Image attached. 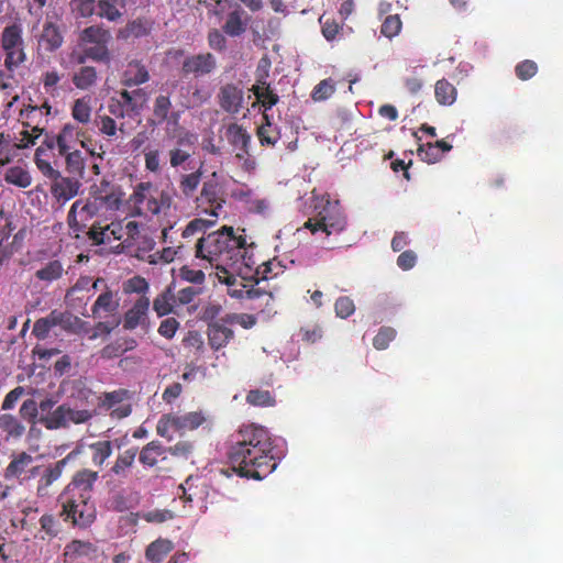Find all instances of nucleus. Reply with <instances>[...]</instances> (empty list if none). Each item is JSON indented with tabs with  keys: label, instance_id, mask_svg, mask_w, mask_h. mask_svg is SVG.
I'll list each match as a JSON object with an SVG mask.
<instances>
[{
	"label": "nucleus",
	"instance_id": "1",
	"mask_svg": "<svg viewBox=\"0 0 563 563\" xmlns=\"http://www.w3.org/2000/svg\"><path fill=\"white\" fill-rule=\"evenodd\" d=\"M272 449L271 435L265 428L246 426L239 431L229 451L230 463L241 476L262 479L277 466Z\"/></svg>",
	"mask_w": 563,
	"mask_h": 563
},
{
	"label": "nucleus",
	"instance_id": "2",
	"mask_svg": "<svg viewBox=\"0 0 563 563\" xmlns=\"http://www.w3.org/2000/svg\"><path fill=\"white\" fill-rule=\"evenodd\" d=\"M245 243L244 238L234 234L232 227L224 225L198 240L196 256L207 260L214 266L218 279L232 286L235 275L242 273L243 266H249L244 263Z\"/></svg>",
	"mask_w": 563,
	"mask_h": 563
},
{
	"label": "nucleus",
	"instance_id": "3",
	"mask_svg": "<svg viewBox=\"0 0 563 563\" xmlns=\"http://www.w3.org/2000/svg\"><path fill=\"white\" fill-rule=\"evenodd\" d=\"M316 214L305 223V228L312 233L321 231L327 236L341 233L346 227V217L339 201H321L314 205Z\"/></svg>",
	"mask_w": 563,
	"mask_h": 563
},
{
	"label": "nucleus",
	"instance_id": "4",
	"mask_svg": "<svg viewBox=\"0 0 563 563\" xmlns=\"http://www.w3.org/2000/svg\"><path fill=\"white\" fill-rule=\"evenodd\" d=\"M95 411L77 409L68 402L57 406L49 416L40 417L38 421L48 430L68 429L70 424H84L92 419Z\"/></svg>",
	"mask_w": 563,
	"mask_h": 563
},
{
	"label": "nucleus",
	"instance_id": "5",
	"mask_svg": "<svg viewBox=\"0 0 563 563\" xmlns=\"http://www.w3.org/2000/svg\"><path fill=\"white\" fill-rule=\"evenodd\" d=\"M59 498L62 504L60 516L66 521L70 520L74 526L86 528L96 519V507L91 499Z\"/></svg>",
	"mask_w": 563,
	"mask_h": 563
},
{
	"label": "nucleus",
	"instance_id": "6",
	"mask_svg": "<svg viewBox=\"0 0 563 563\" xmlns=\"http://www.w3.org/2000/svg\"><path fill=\"white\" fill-rule=\"evenodd\" d=\"M99 478L98 472L84 468L78 471L71 482L65 487L59 498H76L81 501L80 498L86 500L91 499L93 485Z\"/></svg>",
	"mask_w": 563,
	"mask_h": 563
},
{
	"label": "nucleus",
	"instance_id": "7",
	"mask_svg": "<svg viewBox=\"0 0 563 563\" xmlns=\"http://www.w3.org/2000/svg\"><path fill=\"white\" fill-rule=\"evenodd\" d=\"M74 324L82 325L85 324V322L69 312L53 310L45 318H41L35 321L32 333L37 339L44 340L48 336V333L52 330V328L60 325L65 330H69Z\"/></svg>",
	"mask_w": 563,
	"mask_h": 563
},
{
	"label": "nucleus",
	"instance_id": "8",
	"mask_svg": "<svg viewBox=\"0 0 563 563\" xmlns=\"http://www.w3.org/2000/svg\"><path fill=\"white\" fill-rule=\"evenodd\" d=\"M217 67L216 57L210 53L188 56L183 62V71L202 77L211 74Z\"/></svg>",
	"mask_w": 563,
	"mask_h": 563
},
{
	"label": "nucleus",
	"instance_id": "9",
	"mask_svg": "<svg viewBox=\"0 0 563 563\" xmlns=\"http://www.w3.org/2000/svg\"><path fill=\"white\" fill-rule=\"evenodd\" d=\"M217 97L219 106L223 111L228 113H239L243 107V90L233 84H227L222 86Z\"/></svg>",
	"mask_w": 563,
	"mask_h": 563
},
{
	"label": "nucleus",
	"instance_id": "10",
	"mask_svg": "<svg viewBox=\"0 0 563 563\" xmlns=\"http://www.w3.org/2000/svg\"><path fill=\"white\" fill-rule=\"evenodd\" d=\"M230 7L232 8V5ZM249 21L250 15L240 4L235 3L233 9L228 13L222 29L229 36H240L246 31Z\"/></svg>",
	"mask_w": 563,
	"mask_h": 563
},
{
	"label": "nucleus",
	"instance_id": "11",
	"mask_svg": "<svg viewBox=\"0 0 563 563\" xmlns=\"http://www.w3.org/2000/svg\"><path fill=\"white\" fill-rule=\"evenodd\" d=\"M220 187L218 181L217 173H212L211 176L203 183L200 197L197 198L200 205L210 203V214L218 217V210L222 208V200L219 198Z\"/></svg>",
	"mask_w": 563,
	"mask_h": 563
},
{
	"label": "nucleus",
	"instance_id": "12",
	"mask_svg": "<svg viewBox=\"0 0 563 563\" xmlns=\"http://www.w3.org/2000/svg\"><path fill=\"white\" fill-rule=\"evenodd\" d=\"M148 308L150 299L144 296L140 297L124 316V329L133 330L139 325H145L147 321Z\"/></svg>",
	"mask_w": 563,
	"mask_h": 563
},
{
	"label": "nucleus",
	"instance_id": "13",
	"mask_svg": "<svg viewBox=\"0 0 563 563\" xmlns=\"http://www.w3.org/2000/svg\"><path fill=\"white\" fill-rule=\"evenodd\" d=\"M228 142L234 147L236 157L242 159L249 154V145L251 143V135L239 124L231 123L225 131Z\"/></svg>",
	"mask_w": 563,
	"mask_h": 563
},
{
	"label": "nucleus",
	"instance_id": "14",
	"mask_svg": "<svg viewBox=\"0 0 563 563\" xmlns=\"http://www.w3.org/2000/svg\"><path fill=\"white\" fill-rule=\"evenodd\" d=\"M80 186L78 179L59 175L52 185V194L58 200L66 202L78 195Z\"/></svg>",
	"mask_w": 563,
	"mask_h": 563
},
{
	"label": "nucleus",
	"instance_id": "15",
	"mask_svg": "<svg viewBox=\"0 0 563 563\" xmlns=\"http://www.w3.org/2000/svg\"><path fill=\"white\" fill-rule=\"evenodd\" d=\"M33 461V456L26 452L14 454L11 462L4 470V477L7 479L16 478L21 482V478L25 476L27 467L31 466Z\"/></svg>",
	"mask_w": 563,
	"mask_h": 563
},
{
	"label": "nucleus",
	"instance_id": "16",
	"mask_svg": "<svg viewBox=\"0 0 563 563\" xmlns=\"http://www.w3.org/2000/svg\"><path fill=\"white\" fill-rule=\"evenodd\" d=\"M92 197L99 201L100 208L106 207L109 210H118L121 205L120 195L110 188L109 183L104 180L92 190Z\"/></svg>",
	"mask_w": 563,
	"mask_h": 563
},
{
	"label": "nucleus",
	"instance_id": "17",
	"mask_svg": "<svg viewBox=\"0 0 563 563\" xmlns=\"http://www.w3.org/2000/svg\"><path fill=\"white\" fill-rule=\"evenodd\" d=\"M238 279L232 286H229V295L234 298L240 299H249V300H263L266 303H271L273 301V295L271 292L264 291L260 288H247L244 284L240 283V288H236Z\"/></svg>",
	"mask_w": 563,
	"mask_h": 563
},
{
	"label": "nucleus",
	"instance_id": "18",
	"mask_svg": "<svg viewBox=\"0 0 563 563\" xmlns=\"http://www.w3.org/2000/svg\"><path fill=\"white\" fill-rule=\"evenodd\" d=\"M264 119L266 123L258 128L257 136L262 145L274 146L285 135L284 129L278 123L271 122L267 114H264Z\"/></svg>",
	"mask_w": 563,
	"mask_h": 563
},
{
	"label": "nucleus",
	"instance_id": "19",
	"mask_svg": "<svg viewBox=\"0 0 563 563\" xmlns=\"http://www.w3.org/2000/svg\"><path fill=\"white\" fill-rule=\"evenodd\" d=\"M111 40V34L108 30L99 26L91 25L84 29L78 38L79 46H88L92 44H103L109 43Z\"/></svg>",
	"mask_w": 563,
	"mask_h": 563
},
{
	"label": "nucleus",
	"instance_id": "20",
	"mask_svg": "<svg viewBox=\"0 0 563 563\" xmlns=\"http://www.w3.org/2000/svg\"><path fill=\"white\" fill-rule=\"evenodd\" d=\"M167 421L176 431L194 430L198 428L205 418L199 412H188L183 416L168 415Z\"/></svg>",
	"mask_w": 563,
	"mask_h": 563
},
{
	"label": "nucleus",
	"instance_id": "21",
	"mask_svg": "<svg viewBox=\"0 0 563 563\" xmlns=\"http://www.w3.org/2000/svg\"><path fill=\"white\" fill-rule=\"evenodd\" d=\"M148 79L147 69L136 60L130 62L123 73V85L126 87L139 86L148 81Z\"/></svg>",
	"mask_w": 563,
	"mask_h": 563
},
{
	"label": "nucleus",
	"instance_id": "22",
	"mask_svg": "<svg viewBox=\"0 0 563 563\" xmlns=\"http://www.w3.org/2000/svg\"><path fill=\"white\" fill-rule=\"evenodd\" d=\"M252 90L265 110L271 109L279 100L278 96L273 91L264 76H258L256 85L253 86Z\"/></svg>",
	"mask_w": 563,
	"mask_h": 563
},
{
	"label": "nucleus",
	"instance_id": "23",
	"mask_svg": "<svg viewBox=\"0 0 563 563\" xmlns=\"http://www.w3.org/2000/svg\"><path fill=\"white\" fill-rule=\"evenodd\" d=\"M180 106L185 109H194L200 107L210 99V92L203 88H195L192 92L188 87H181Z\"/></svg>",
	"mask_w": 563,
	"mask_h": 563
},
{
	"label": "nucleus",
	"instance_id": "24",
	"mask_svg": "<svg viewBox=\"0 0 563 563\" xmlns=\"http://www.w3.org/2000/svg\"><path fill=\"white\" fill-rule=\"evenodd\" d=\"M208 338L211 347L219 350L233 339V331L223 324L214 322L208 328Z\"/></svg>",
	"mask_w": 563,
	"mask_h": 563
},
{
	"label": "nucleus",
	"instance_id": "25",
	"mask_svg": "<svg viewBox=\"0 0 563 563\" xmlns=\"http://www.w3.org/2000/svg\"><path fill=\"white\" fill-rule=\"evenodd\" d=\"M41 41L44 43L46 51L54 52L62 46L63 35L55 23L46 21L43 26Z\"/></svg>",
	"mask_w": 563,
	"mask_h": 563
},
{
	"label": "nucleus",
	"instance_id": "26",
	"mask_svg": "<svg viewBox=\"0 0 563 563\" xmlns=\"http://www.w3.org/2000/svg\"><path fill=\"white\" fill-rule=\"evenodd\" d=\"M1 46L3 51H10L18 46H23L22 29L18 24L5 26L1 35Z\"/></svg>",
	"mask_w": 563,
	"mask_h": 563
},
{
	"label": "nucleus",
	"instance_id": "27",
	"mask_svg": "<svg viewBox=\"0 0 563 563\" xmlns=\"http://www.w3.org/2000/svg\"><path fill=\"white\" fill-rule=\"evenodd\" d=\"M98 79L97 70L92 66H84L79 68L73 76V82L76 88L87 90L96 85Z\"/></svg>",
	"mask_w": 563,
	"mask_h": 563
},
{
	"label": "nucleus",
	"instance_id": "28",
	"mask_svg": "<svg viewBox=\"0 0 563 563\" xmlns=\"http://www.w3.org/2000/svg\"><path fill=\"white\" fill-rule=\"evenodd\" d=\"M4 180L19 188H27L32 184V176L25 168L21 166H12L7 169Z\"/></svg>",
	"mask_w": 563,
	"mask_h": 563
},
{
	"label": "nucleus",
	"instance_id": "29",
	"mask_svg": "<svg viewBox=\"0 0 563 563\" xmlns=\"http://www.w3.org/2000/svg\"><path fill=\"white\" fill-rule=\"evenodd\" d=\"M77 142V133L70 124L64 125L62 131L56 135V143L59 155H64L69 151L76 150L75 144Z\"/></svg>",
	"mask_w": 563,
	"mask_h": 563
},
{
	"label": "nucleus",
	"instance_id": "30",
	"mask_svg": "<svg viewBox=\"0 0 563 563\" xmlns=\"http://www.w3.org/2000/svg\"><path fill=\"white\" fill-rule=\"evenodd\" d=\"M136 454H137L136 448H131V449L125 450L123 453L118 455L110 472L115 476L125 477L126 470L133 465Z\"/></svg>",
	"mask_w": 563,
	"mask_h": 563
},
{
	"label": "nucleus",
	"instance_id": "31",
	"mask_svg": "<svg viewBox=\"0 0 563 563\" xmlns=\"http://www.w3.org/2000/svg\"><path fill=\"white\" fill-rule=\"evenodd\" d=\"M91 451V461L95 466L101 467L112 454L110 441H97L88 445Z\"/></svg>",
	"mask_w": 563,
	"mask_h": 563
},
{
	"label": "nucleus",
	"instance_id": "32",
	"mask_svg": "<svg viewBox=\"0 0 563 563\" xmlns=\"http://www.w3.org/2000/svg\"><path fill=\"white\" fill-rule=\"evenodd\" d=\"M165 452L166 449L158 441H152L141 450L139 460L143 465L152 467L157 463V457Z\"/></svg>",
	"mask_w": 563,
	"mask_h": 563
},
{
	"label": "nucleus",
	"instance_id": "33",
	"mask_svg": "<svg viewBox=\"0 0 563 563\" xmlns=\"http://www.w3.org/2000/svg\"><path fill=\"white\" fill-rule=\"evenodd\" d=\"M434 93L438 102L444 106L452 104L456 99V89L446 79H440L437 81Z\"/></svg>",
	"mask_w": 563,
	"mask_h": 563
},
{
	"label": "nucleus",
	"instance_id": "34",
	"mask_svg": "<svg viewBox=\"0 0 563 563\" xmlns=\"http://www.w3.org/2000/svg\"><path fill=\"white\" fill-rule=\"evenodd\" d=\"M0 428L11 438H21L25 431L23 423L10 413H0Z\"/></svg>",
	"mask_w": 563,
	"mask_h": 563
},
{
	"label": "nucleus",
	"instance_id": "35",
	"mask_svg": "<svg viewBox=\"0 0 563 563\" xmlns=\"http://www.w3.org/2000/svg\"><path fill=\"white\" fill-rule=\"evenodd\" d=\"M118 308L119 301L114 299V295L112 291L107 290L98 296L97 300L95 301L91 308V311L93 317H97L100 310L112 313L117 311Z\"/></svg>",
	"mask_w": 563,
	"mask_h": 563
},
{
	"label": "nucleus",
	"instance_id": "36",
	"mask_svg": "<svg viewBox=\"0 0 563 563\" xmlns=\"http://www.w3.org/2000/svg\"><path fill=\"white\" fill-rule=\"evenodd\" d=\"M174 302L175 295L173 294L170 287H168L155 298L153 302V309L157 316L163 317L173 311Z\"/></svg>",
	"mask_w": 563,
	"mask_h": 563
},
{
	"label": "nucleus",
	"instance_id": "37",
	"mask_svg": "<svg viewBox=\"0 0 563 563\" xmlns=\"http://www.w3.org/2000/svg\"><path fill=\"white\" fill-rule=\"evenodd\" d=\"M173 549V544L168 540H157L152 542L146 549V558L150 561L159 563L164 556Z\"/></svg>",
	"mask_w": 563,
	"mask_h": 563
},
{
	"label": "nucleus",
	"instance_id": "38",
	"mask_svg": "<svg viewBox=\"0 0 563 563\" xmlns=\"http://www.w3.org/2000/svg\"><path fill=\"white\" fill-rule=\"evenodd\" d=\"M66 169L69 174L81 177L85 170V159L79 150L65 153Z\"/></svg>",
	"mask_w": 563,
	"mask_h": 563
},
{
	"label": "nucleus",
	"instance_id": "39",
	"mask_svg": "<svg viewBox=\"0 0 563 563\" xmlns=\"http://www.w3.org/2000/svg\"><path fill=\"white\" fill-rule=\"evenodd\" d=\"M64 272L63 265L59 261H51L44 267L36 271L35 276L40 280L52 283L62 277Z\"/></svg>",
	"mask_w": 563,
	"mask_h": 563
},
{
	"label": "nucleus",
	"instance_id": "40",
	"mask_svg": "<svg viewBox=\"0 0 563 563\" xmlns=\"http://www.w3.org/2000/svg\"><path fill=\"white\" fill-rule=\"evenodd\" d=\"M147 34V27L145 23L137 19L129 22L124 27L118 32V38L128 40L130 37H142Z\"/></svg>",
	"mask_w": 563,
	"mask_h": 563
},
{
	"label": "nucleus",
	"instance_id": "41",
	"mask_svg": "<svg viewBox=\"0 0 563 563\" xmlns=\"http://www.w3.org/2000/svg\"><path fill=\"white\" fill-rule=\"evenodd\" d=\"M120 0H99V15L106 18L109 21H117L121 18L122 13L117 9V4ZM121 4L124 5V0H121Z\"/></svg>",
	"mask_w": 563,
	"mask_h": 563
},
{
	"label": "nucleus",
	"instance_id": "42",
	"mask_svg": "<svg viewBox=\"0 0 563 563\" xmlns=\"http://www.w3.org/2000/svg\"><path fill=\"white\" fill-rule=\"evenodd\" d=\"M108 44L109 43L92 44L90 46H85L86 56H88L90 59L95 62L109 64L111 57Z\"/></svg>",
	"mask_w": 563,
	"mask_h": 563
},
{
	"label": "nucleus",
	"instance_id": "43",
	"mask_svg": "<svg viewBox=\"0 0 563 563\" xmlns=\"http://www.w3.org/2000/svg\"><path fill=\"white\" fill-rule=\"evenodd\" d=\"M201 175V170L198 169L195 173L184 175L181 177L180 189L186 197H191L194 195L200 184Z\"/></svg>",
	"mask_w": 563,
	"mask_h": 563
},
{
	"label": "nucleus",
	"instance_id": "44",
	"mask_svg": "<svg viewBox=\"0 0 563 563\" xmlns=\"http://www.w3.org/2000/svg\"><path fill=\"white\" fill-rule=\"evenodd\" d=\"M335 91L334 82L332 79L321 80L312 90L311 98L314 101H324L330 98Z\"/></svg>",
	"mask_w": 563,
	"mask_h": 563
},
{
	"label": "nucleus",
	"instance_id": "45",
	"mask_svg": "<svg viewBox=\"0 0 563 563\" xmlns=\"http://www.w3.org/2000/svg\"><path fill=\"white\" fill-rule=\"evenodd\" d=\"M172 102L168 96L159 95L155 98L153 114L159 121L167 120Z\"/></svg>",
	"mask_w": 563,
	"mask_h": 563
},
{
	"label": "nucleus",
	"instance_id": "46",
	"mask_svg": "<svg viewBox=\"0 0 563 563\" xmlns=\"http://www.w3.org/2000/svg\"><path fill=\"white\" fill-rule=\"evenodd\" d=\"M91 107L89 100L77 99L73 107V117L80 123H88L90 120Z\"/></svg>",
	"mask_w": 563,
	"mask_h": 563
},
{
	"label": "nucleus",
	"instance_id": "47",
	"mask_svg": "<svg viewBox=\"0 0 563 563\" xmlns=\"http://www.w3.org/2000/svg\"><path fill=\"white\" fill-rule=\"evenodd\" d=\"M246 400L249 404H251L253 406H274L275 405V399L268 390H260V389L251 390L246 396Z\"/></svg>",
	"mask_w": 563,
	"mask_h": 563
},
{
	"label": "nucleus",
	"instance_id": "48",
	"mask_svg": "<svg viewBox=\"0 0 563 563\" xmlns=\"http://www.w3.org/2000/svg\"><path fill=\"white\" fill-rule=\"evenodd\" d=\"M120 97L131 111L137 109V100L145 101L147 99L144 89H135L133 91L122 90Z\"/></svg>",
	"mask_w": 563,
	"mask_h": 563
},
{
	"label": "nucleus",
	"instance_id": "49",
	"mask_svg": "<svg viewBox=\"0 0 563 563\" xmlns=\"http://www.w3.org/2000/svg\"><path fill=\"white\" fill-rule=\"evenodd\" d=\"M66 550L67 553H73L78 556H91L97 552V549L92 543L80 540H74L70 542Z\"/></svg>",
	"mask_w": 563,
	"mask_h": 563
},
{
	"label": "nucleus",
	"instance_id": "50",
	"mask_svg": "<svg viewBox=\"0 0 563 563\" xmlns=\"http://www.w3.org/2000/svg\"><path fill=\"white\" fill-rule=\"evenodd\" d=\"M65 465H66V460L64 459V460L56 462L54 465L47 467L41 478V482L43 483V485L49 486L55 481H57L60 477Z\"/></svg>",
	"mask_w": 563,
	"mask_h": 563
},
{
	"label": "nucleus",
	"instance_id": "51",
	"mask_svg": "<svg viewBox=\"0 0 563 563\" xmlns=\"http://www.w3.org/2000/svg\"><path fill=\"white\" fill-rule=\"evenodd\" d=\"M140 517L147 522L162 523L172 520L174 518V514L167 509H153L142 512Z\"/></svg>",
	"mask_w": 563,
	"mask_h": 563
},
{
	"label": "nucleus",
	"instance_id": "52",
	"mask_svg": "<svg viewBox=\"0 0 563 563\" xmlns=\"http://www.w3.org/2000/svg\"><path fill=\"white\" fill-rule=\"evenodd\" d=\"M400 29H401V21H400L399 16L397 14H395V15H388L384 20V22L382 24L380 32L386 37L391 38L400 32Z\"/></svg>",
	"mask_w": 563,
	"mask_h": 563
},
{
	"label": "nucleus",
	"instance_id": "53",
	"mask_svg": "<svg viewBox=\"0 0 563 563\" xmlns=\"http://www.w3.org/2000/svg\"><path fill=\"white\" fill-rule=\"evenodd\" d=\"M42 153H43L42 147H38L35 151V164L45 177H47L54 181L56 178L59 177L60 173L57 169L53 168L52 165L47 161L40 157Z\"/></svg>",
	"mask_w": 563,
	"mask_h": 563
},
{
	"label": "nucleus",
	"instance_id": "54",
	"mask_svg": "<svg viewBox=\"0 0 563 563\" xmlns=\"http://www.w3.org/2000/svg\"><path fill=\"white\" fill-rule=\"evenodd\" d=\"M335 313L339 318L345 319L355 311V306L350 297H339L334 303Z\"/></svg>",
	"mask_w": 563,
	"mask_h": 563
},
{
	"label": "nucleus",
	"instance_id": "55",
	"mask_svg": "<svg viewBox=\"0 0 563 563\" xmlns=\"http://www.w3.org/2000/svg\"><path fill=\"white\" fill-rule=\"evenodd\" d=\"M4 52L7 54L4 65L9 70L16 68L25 60V53L22 46Z\"/></svg>",
	"mask_w": 563,
	"mask_h": 563
},
{
	"label": "nucleus",
	"instance_id": "56",
	"mask_svg": "<svg viewBox=\"0 0 563 563\" xmlns=\"http://www.w3.org/2000/svg\"><path fill=\"white\" fill-rule=\"evenodd\" d=\"M99 201L93 198V200H88L84 202L81 200V205L78 208L81 221H88L93 218L100 210Z\"/></svg>",
	"mask_w": 563,
	"mask_h": 563
},
{
	"label": "nucleus",
	"instance_id": "57",
	"mask_svg": "<svg viewBox=\"0 0 563 563\" xmlns=\"http://www.w3.org/2000/svg\"><path fill=\"white\" fill-rule=\"evenodd\" d=\"M395 335L396 331L393 328H382L374 338L373 345L377 350H384L388 346L389 342L394 340Z\"/></svg>",
	"mask_w": 563,
	"mask_h": 563
},
{
	"label": "nucleus",
	"instance_id": "58",
	"mask_svg": "<svg viewBox=\"0 0 563 563\" xmlns=\"http://www.w3.org/2000/svg\"><path fill=\"white\" fill-rule=\"evenodd\" d=\"M418 155L427 163H435L441 158V152L434 143H428L426 147L424 145H420L418 148Z\"/></svg>",
	"mask_w": 563,
	"mask_h": 563
},
{
	"label": "nucleus",
	"instance_id": "59",
	"mask_svg": "<svg viewBox=\"0 0 563 563\" xmlns=\"http://www.w3.org/2000/svg\"><path fill=\"white\" fill-rule=\"evenodd\" d=\"M80 205H81V200H76L71 205L70 210L68 211V214H67V223H68L69 228L77 234L79 232H82L86 227L85 223H80V221L77 219V213L79 212L78 208Z\"/></svg>",
	"mask_w": 563,
	"mask_h": 563
},
{
	"label": "nucleus",
	"instance_id": "60",
	"mask_svg": "<svg viewBox=\"0 0 563 563\" xmlns=\"http://www.w3.org/2000/svg\"><path fill=\"white\" fill-rule=\"evenodd\" d=\"M179 276L181 279L200 286L205 282V273L200 269H192L187 266L180 268Z\"/></svg>",
	"mask_w": 563,
	"mask_h": 563
},
{
	"label": "nucleus",
	"instance_id": "61",
	"mask_svg": "<svg viewBox=\"0 0 563 563\" xmlns=\"http://www.w3.org/2000/svg\"><path fill=\"white\" fill-rule=\"evenodd\" d=\"M73 10L82 18H88L95 12V0H71Z\"/></svg>",
	"mask_w": 563,
	"mask_h": 563
},
{
	"label": "nucleus",
	"instance_id": "62",
	"mask_svg": "<svg viewBox=\"0 0 563 563\" xmlns=\"http://www.w3.org/2000/svg\"><path fill=\"white\" fill-rule=\"evenodd\" d=\"M178 327L179 322L175 318H167L161 322L158 333L166 339H172Z\"/></svg>",
	"mask_w": 563,
	"mask_h": 563
},
{
	"label": "nucleus",
	"instance_id": "63",
	"mask_svg": "<svg viewBox=\"0 0 563 563\" xmlns=\"http://www.w3.org/2000/svg\"><path fill=\"white\" fill-rule=\"evenodd\" d=\"M191 156V152L180 147H174L169 151V162L173 167H178L188 161Z\"/></svg>",
	"mask_w": 563,
	"mask_h": 563
},
{
	"label": "nucleus",
	"instance_id": "64",
	"mask_svg": "<svg viewBox=\"0 0 563 563\" xmlns=\"http://www.w3.org/2000/svg\"><path fill=\"white\" fill-rule=\"evenodd\" d=\"M536 73L537 64L532 60H525L516 67V74L522 80L531 78Z\"/></svg>",
	"mask_w": 563,
	"mask_h": 563
}]
</instances>
